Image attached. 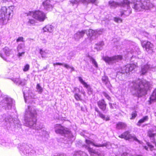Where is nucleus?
Returning <instances> with one entry per match:
<instances>
[{"instance_id": "nucleus-26", "label": "nucleus", "mask_w": 156, "mask_h": 156, "mask_svg": "<svg viewBox=\"0 0 156 156\" xmlns=\"http://www.w3.org/2000/svg\"><path fill=\"white\" fill-rule=\"evenodd\" d=\"M104 45V44L103 41L99 42L95 45L94 48L96 49L97 51H100L102 49L103 46Z\"/></svg>"}, {"instance_id": "nucleus-35", "label": "nucleus", "mask_w": 156, "mask_h": 156, "mask_svg": "<svg viewBox=\"0 0 156 156\" xmlns=\"http://www.w3.org/2000/svg\"><path fill=\"white\" fill-rule=\"evenodd\" d=\"M84 87L87 89V93L89 94L90 95L92 94L93 89L90 85L87 84Z\"/></svg>"}, {"instance_id": "nucleus-24", "label": "nucleus", "mask_w": 156, "mask_h": 156, "mask_svg": "<svg viewBox=\"0 0 156 156\" xmlns=\"http://www.w3.org/2000/svg\"><path fill=\"white\" fill-rule=\"evenodd\" d=\"M54 29V27L51 25H48L43 28V32H48L51 33Z\"/></svg>"}, {"instance_id": "nucleus-8", "label": "nucleus", "mask_w": 156, "mask_h": 156, "mask_svg": "<svg viewBox=\"0 0 156 156\" xmlns=\"http://www.w3.org/2000/svg\"><path fill=\"white\" fill-rule=\"evenodd\" d=\"M8 10H9V9H7L5 7H3L2 8L0 15V24H5L9 20V17L11 12H9Z\"/></svg>"}, {"instance_id": "nucleus-37", "label": "nucleus", "mask_w": 156, "mask_h": 156, "mask_svg": "<svg viewBox=\"0 0 156 156\" xmlns=\"http://www.w3.org/2000/svg\"><path fill=\"white\" fill-rule=\"evenodd\" d=\"M36 88L37 89V92H38V93L41 94L42 92V88L41 87L39 84L38 83L37 84Z\"/></svg>"}, {"instance_id": "nucleus-27", "label": "nucleus", "mask_w": 156, "mask_h": 156, "mask_svg": "<svg viewBox=\"0 0 156 156\" xmlns=\"http://www.w3.org/2000/svg\"><path fill=\"white\" fill-rule=\"evenodd\" d=\"M126 126V125L125 123L120 122L117 124L116 128L118 129H125Z\"/></svg>"}, {"instance_id": "nucleus-62", "label": "nucleus", "mask_w": 156, "mask_h": 156, "mask_svg": "<svg viewBox=\"0 0 156 156\" xmlns=\"http://www.w3.org/2000/svg\"><path fill=\"white\" fill-rule=\"evenodd\" d=\"M2 145H3V146H5V144H2Z\"/></svg>"}, {"instance_id": "nucleus-60", "label": "nucleus", "mask_w": 156, "mask_h": 156, "mask_svg": "<svg viewBox=\"0 0 156 156\" xmlns=\"http://www.w3.org/2000/svg\"><path fill=\"white\" fill-rule=\"evenodd\" d=\"M82 93L84 95V94H85V92L84 91H83V92Z\"/></svg>"}, {"instance_id": "nucleus-54", "label": "nucleus", "mask_w": 156, "mask_h": 156, "mask_svg": "<svg viewBox=\"0 0 156 156\" xmlns=\"http://www.w3.org/2000/svg\"><path fill=\"white\" fill-rule=\"evenodd\" d=\"M54 156H66V154H57Z\"/></svg>"}, {"instance_id": "nucleus-5", "label": "nucleus", "mask_w": 156, "mask_h": 156, "mask_svg": "<svg viewBox=\"0 0 156 156\" xmlns=\"http://www.w3.org/2000/svg\"><path fill=\"white\" fill-rule=\"evenodd\" d=\"M88 33H87L86 30L79 31L74 34V38L76 40L78 41L83 37L85 34L86 33L90 41H91L95 40L98 35L101 34V32L98 30H93L91 29H90L88 30Z\"/></svg>"}, {"instance_id": "nucleus-43", "label": "nucleus", "mask_w": 156, "mask_h": 156, "mask_svg": "<svg viewBox=\"0 0 156 156\" xmlns=\"http://www.w3.org/2000/svg\"><path fill=\"white\" fill-rule=\"evenodd\" d=\"M79 81L80 82V83L82 84L83 85L84 87L86 85L87 83H86L83 80V79H82V78L80 77H79Z\"/></svg>"}, {"instance_id": "nucleus-12", "label": "nucleus", "mask_w": 156, "mask_h": 156, "mask_svg": "<svg viewBox=\"0 0 156 156\" xmlns=\"http://www.w3.org/2000/svg\"><path fill=\"white\" fill-rule=\"evenodd\" d=\"M147 136L150 139V140L154 143L156 148L150 144L149 142L147 143V145L151 151L156 150V143L155 142L156 139V133L152 130H149L147 133Z\"/></svg>"}, {"instance_id": "nucleus-44", "label": "nucleus", "mask_w": 156, "mask_h": 156, "mask_svg": "<svg viewBox=\"0 0 156 156\" xmlns=\"http://www.w3.org/2000/svg\"><path fill=\"white\" fill-rule=\"evenodd\" d=\"M114 20L115 22L117 23H121L122 21V20L119 17L114 18Z\"/></svg>"}, {"instance_id": "nucleus-14", "label": "nucleus", "mask_w": 156, "mask_h": 156, "mask_svg": "<svg viewBox=\"0 0 156 156\" xmlns=\"http://www.w3.org/2000/svg\"><path fill=\"white\" fill-rule=\"evenodd\" d=\"M13 104V100L11 98L6 97L0 102L1 105L5 109H10Z\"/></svg>"}, {"instance_id": "nucleus-31", "label": "nucleus", "mask_w": 156, "mask_h": 156, "mask_svg": "<svg viewBox=\"0 0 156 156\" xmlns=\"http://www.w3.org/2000/svg\"><path fill=\"white\" fill-rule=\"evenodd\" d=\"M74 156H88L85 152L82 151L76 152L74 154Z\"/></svg>"}, {"instance_id": "nucleus-50", "label": "nucleus", "mask_w": 156, "mask_h": 156, "mask_svg": "<svg viewBox=\"0 0 156 156\" xmlns=\"http://www.w3.org/2000/svg\"><path fill=\"white\" fill-rule=\"evenodd\" d=\"M64 63H60L57 62L56 63H54L53 64V65L55 66V65H63Z\"/></svg>"}, {"instance_id": "nucleus-22", "label": "nucleus", "mask_w": 156, "mask_h": 156, "mask_svg": "<svg viewBox=\"0 0 156 156\" xmlns=\"http://www.w3.org/2000/svg\"><path fill=\"white\" fill-rule=\"evenodd\" d=\"M80 3L83 4L85 5H87L89 3H91L97 5L98 3V0H80Z\"/></svg>"}, {"instance_id": "nucleus-34", "label": "nucleus", "mask_w": 156, "mask_h": 156, "mask_svg": "<svg viewBox=\"0 0 156 156\" xmlns=\"http://www.w3.org/2000/svg\"><path fill=\"white\" fill-rule=\"evenodd\" d=\"M88 57L90 60V61L91 62L93 66L96 68H97L98 67V64L95 61L94 59L92 57L88 55Z\"/></svg>"}, {"instance_id": "nucleus-13", "label": "nucleus", "mask_w": 156, "mask_h": 156, "mask_svg": "<svg viewBox=\"0 0 156 156\" xmlns=\"http://www.w3.org/2000/svg\"><path fill=\"white\" fill-rule=\"evenodd\" d=\"M122 57L120 55H115L112 57L103 56L102 59L106 63L110 65H113L121 60Z\"/></svg>"}, {"instance_id": "nucleus-17", "label": "nucleus", "mask_w": 156, "mask_h": 156, "mask_svg": "<svg viewBox=\"0 0 156 156\" xmlns=\"http://www.w3.org/2000/svg\"><path fill=\"white\" fill-rule=\"evenodd\" d=\"M141 44L143 48H145L148 53H152L153 45L150 42L144 41L141 42Z\"/></svg>"}, {"instance_id": "nucleus-21", "label": "nucleus", "mask_w": 156, "mask_h": 156, "mask_svg": "<svg viewBox=\"0 0 156 156\" xmlns=\"http://www.w3.org/2000/svg\"><path fill=\"white\" fill-rule=\"evenodd\" d=\"M11 80L16 85L23 86L25 84V81L23 80H20L19 77L16 78H13Z\"/></svg>"}, {"instance_id": "nucleus-15", "label": "nucleus", "mask_w": 156, "mask_h": 156, "mask_svg": "<svg viewBox=\"0 0 156 156\" xmlns=\"http://www.w3.org/2000/svg\"><path fill=\"white\" fill-rule=\"evenodd\" d=\"M136 67L134 64H127L121 68L119 72L122 74L126 73V75H129L130 72H132Z\"/></svg>"}, {"instance_id": "nucleus-29", "label": "nucleus", "mask_w": 156, "mask_h": 156, "mask_svg": "<svg viewBox=\"0 0 156 156\" xmlns=\"http://www.w3.org/2000/svg\"><path fill=\"white\" fill-rule=\"evenodd\" d=\"M95 111L97 112L99 115V116L103 120H105L106 121L109 120V117H107L106 118L105 117V116L103 114L101 113L100 112L98 108H96L95 109Z\"/></svg>"}, {"instance_id": "nucleus-45", "label": "nucleus", "mask_w": 156, "mask_h": 156, "mask_svg": "<svg viewBox=\"0 0 156 156\" xmlns=\"http://www.w3.org/2000/svg\"><path fill=\"white\" fill-rule=\"evenodd\" d=\"M18 54L17 55V56L20 58V57L22 56L23 55H24L25 53V51H18Z\"/></svg>"}, {"instance_id": "nucleus-1", "label": "nucleus", "mask_w": 156, "mask_h": 156, "mask_svg": "<svg viewBox=\"0 0 156 156\" xmlns=\"http://www.w3.org/2000/svg\"><path fill=\"white\" fill-rule=\"evenodd\" d=\"M37 112L34 107L28 106L26 109L25 115V125L32 129H34L35 131V135L37 139V136H47L48 135V132L46 131L45 128L42 126L39 125V126H36V115Z\"/></svg>"}, {"instance_id": "nucleus-4", "label": "nucleus", "mask_w": 156, "mask_h": 156, "mask_svg": "<svg viewBox=\"0 0 156 156\" xmlns=\"http://www.w3.org/2000/svg\"><path fill=\"white\" fill-rule=\"evenodd\" d=\"M133 3L132 6L136 11H143L152 8L154 5L150 3L149 0H131Z\"/></svg>"}, {"instance_id": "nucleus-20", "label": "nucleus", "mask_w": 156, "mask_h": 156, "mask_svg": "<svg viewBox=\"0 0 156 156\" xmlns=\"http://www.w3.org/2000/svg\"><path fill=\"white\" fill-rule=\"evenodd\" d=\"M98 106L103 111H105L106 109L107 104L103 99L99 100L97 102Z\"/></svg>"}, {"instance_id": "nucleus-47", "label": "nucleus", "mask_w": 156, "mask_h": 156, "mask_svg": "<svg viewBox=\"0 0 156 156\" xmlns=\"http://www.w3.org/2000/svg\"><path fill=\"white\" fill-rule=\"evenodd\" d=\"M136 113L135 112H133L132 114V117L130 118L131 119H132L135 117L136 116Z\"/></svg>"}, {"instance_id": "nucleus-61", "label": "nucleus", "mask_w": 156, "mask_h": 156, "mask_svg": "<svg viewBox=\"0 0 156 156\" xmlns=\"http://www.w3.org/2000/svg\"><path fill=\"white\" fill-rule=\"evenodd\" d=\"M47 68L46 67H44V69H47Z\"/></svg>"}, {"instance_id": "nucleus-40", "label": "nucleus", "mask_w": 156, "mask_h": 156, "mask_svg": "<svg viewBox=\"0 0 156 156\" xmlns=\"http://www.w3.org/2000/svg\"><path fill=\"white\" fill-rule=\"evenodd\" d=\"M35 20L32 19H29L27 23L28 25L31 26V25L35 23Z\"/></svg>"}, {"instance_id": "nucleus-3", "label": "nucleus", "mask_w": 156, "mask_h": 156, "mask_svg": "<svg viewBox=\"0 0 156 156\" xmlns=\"http://www.w3.org/2000/svg\"><path fill=\"white\" fill-rule=\"evenodd\" d=\"M130 86L135 90L139 97H141L147 93V90L149 89L150 84L148 82L145 80L141 81L138 80L133 81Z\"/></svg>"}, {"instance_id": "nucleus-19", "label": "nucleus", "mask_w": 156, "mask_h": 156, "mask_svg": "<svg viewBox=\"0 0 156 156\" xmlns=\"http://www.w3.org/2000/svg\"><path fill=\"white\" fill-rule=\"evenodd\" d=\"M156 68H154L151 67L148 64H146L142 66L140 73L142 74H144L147 73L149 69L152 71H155Z\"/></svg>"}, {"instance_id": "nucleus-41", "label": "nucleus", "mask_w": 156, "mask_h": 156, "mask_svg": "<svg viewBox=\"0 0 156 156\" xmlns=\"http://www.w3.org/2000/svg\"><path fill=\"white\" fill-rule=\"evenodd\" d=\"M102 94L109 101H111V97L109 96L108 93L105 92H103L102 93Z\"/></svg>"}, {"instance_id": "nucleus-53", "label": "nucleus", "mask_w": 156, "mask_h": 156, "mask_svg": "<svg viewBox=\"0 0 156 156\" xmlns=\"http://www.w3.org/2000/svg\"><path fill=\"white\" fill-rule=\"evenodd\" d=\"M42 42L44 43H46L47 42V40L45 39H42Z\"/></svg>"}, {"instance_id": "nucleus-57", "label": "nucleus", "mask_w": 156, "mask_h": 156, "mask_svg": "<svg viewBox=\"0 0 156 156\" xmlns=\"http://www.w3.org/2000/svg\"><path fill=\"white\" fill-rule=\"evenodd\" d=\"M10 0H3V3H6L8 1H9Z\"/></svg>"}, {"instance_id": "nucleus-6", "label": "nucleus", "mask_w": 156, "mask_h": 156, "mask_svg": "<svg viewBox=\"0 0 156 156\" xmlns=\"http://www.w3.org/2000/svg\"><path fill=\"white\" fill-rule=\"evenodd\" d=\"M55 129L56 133L61 134L65 136V140H67L69 144H71L74 140L75 138L70 131L65 129L61 125H55Z\"/></svg>"}, {"instance_id": "nucleus-52", "label": "nucleus", "mask_w": 156, "mask_h": 156, "mask_svg": "<svg viewBox=\"0 0 156 156\" xmlns=\"http://www.w3.org/2000/svg\"><path fill=\"white\" fill-rule=\"evenodd\" d=\"M109 104L110 105V108L112 109H114V107L112 106V103H109Z\"/></svg>"}, {"instance_id": "nucleus-64", "label": "nucleus", "mask_w": 156, "mask_h": 156, "mask_svg": "<svg viewBox=\"0 0 156 156\" xmlns=\"http://www.w3.org/2000/svg\"><path fill=\"white\" fill-rule=\"evenodd\" d=\"M154 37H155V39H156V35H154Z\"/></svg>"}, {"instance_id": "nucleus-51", "label": "nucleus", "mask_w": 156, "mask_h": 156, "mask_svg": "<svg viewBox=\"0 0 156 156\" xmlns=\"http://www.w3.org/2000/svg\"><path fill=\"white\" fill-rule=\"evenodd\" d=\"M64 66L65 68L67 69L70 68L71 67L69 65L66 64H64Z\"/></svg>"}, {"instance_id": "nucleus-32", "label": "nucleus", "mask_w": 156, "mask_h": 156, "mask_svg": "<svg viewBox=\"0 0 156 156\" xmlns=\"http://www.w3.org/2000/svg\"><path fill=\"white\" fill-rule=\"evenodd\" d=\"M148 119V117L147 116H145L143 117V118L140 119L137 125L138 126H140L141 123H143L147 121Z\"/></svg>"}, {"instance_id": "nucleus-36", "label": "nucleus", "mask_w": 156, "mask_h": 156, "mask_svg": "<svg viewBox=\"0 0 156 156\" xmlns=\"http://www.w3.org/2000/svg\"><path fill=\"white\" fill-rule=\"evenodd\" d=\"M24 45L23 44H21L19 45L17 48V51H24L23 48Z\"/></svg>"}, {"instance_id": "nucleus-33", "label": "nucleus", "mask_w": 156, "mask_h": 156, "mask_svg": "<svg viewBox=\"0 0 156 156\" xmlns=\"http://www.w3.org/2000/svg\"><path fill=\"white\" fill-rule=\"evenodd\" d=\"M128 52H129V53L130 52L131 54H132V53H133V55L132 56V57L134 56L136 58H140L141 57H138V56H136V54L140 55L141 54V51H140L139 49H138L137 51L136 50L135 51H134L133 52L132 51H128Z\"/></svg>"}, {"instance_id": "nucleus-2", "label": "nucleus", "mask_w": 156, "mask_h": 156, "mask_svg": "<svg viewBox=\"0 0 156 156\" xmlns=\"http://www.w3.org/2000/svg\"><path fill=\"white\" fill-rule=\"evenodd\" d=\"M130 2L128 0H122L120 2L110 1L108 2V6L112 9H115L118 6H121L122 8L120 11L119 16L123 17L129 16L132 12V9L129 5Z\"/></svg>"}, {"instance_id": "nucleus-23", "label": "nucleus", "mask_w": 156, "mask_h": 156, "mask_svg": "<svg viewBox=\"0 0 156 156\" xmlns=\"http://www.w3.org/2000/svg\"><path fill=\"white\" fill-rule=\"evenodd\" d=\"M40 53L42 57L43 58L49 57L51 54L50 51L48 50H45L43 51L41 49Z\"/></svg>"}, {"instance_id": "nucleus-7", "label": "nucleus", "mask_w": 156, "mask_h": 156, "mask_svg": "<svg viewBox=\"0 0 156 156\" xmlns=\"http://www.w3.org/2000/svg\"><path fill=\"white\" fill-rule=\"evenodd\" d=\"M86 142L87 145H84L83 147L87 150L91 155H97L98 156H104L102 152H98L96 151L95 150L89 147L90 144H92L94 146L97 147H104L106 146V144H97L94 143L92 141L87 140H86Z\"/></svg>"}, {"instance_id": "nucleus-63", "label": "nucleus", "mask_w": 156, "mask_h": 156, "mask_svg": "<svg viewBox=\"0 0 156 156\" xmlns=\"http://www.w3.org/2000/svg\"><path fill=\"white\" fill-rule=\"evenodd\" d=\"M11 8H12V9H13V6H11L10 7Z\"/></svg>"}, {"instance_id": "nucleus-16", "label": "nucleus", "mask_w": 156, "mask_h": 156, "mask_svg": "<svg viewBox=\"0 0 156 156\" xmlns=\"http://www.w3.org/2000/svg\"><path fill=\"white\" fill-rule=\"evenodd\" d=\"M119 137L121 138H124L126 140H129L133 138L140 144H141L142 142V141L138 140L134 135L130 134L129 132L128 131L124 132L122 134L119 136Z\"/></svg>"}, {"instance_id": "nucleus-48", "label": "nucleus", "mask_w": 156, "mask_h": 156, "mask_svg": "<svg viewBox=\"0 0 156 156\" xmlns=\"http://www.w3.org/2000/svg\"><path fill=\"white\" fill-rule=\"evenodd\" d=\"M0 56L4 60L7 61V58H6L5 56L4 55H2V54H0Z\"/></svg>"}, {"instance_id": "nucleus-56", "label": "nucleus", "mask_w": 156, "mask_h": 156, "mask_svg": "<svg viewBox=\"0 0 156 156\" xmlns=\"http://www.w3.org/2000/svg\"><path fill=\"white\" fill-rule=\"evenodd\" d=\"M70 68L71 69V72L74 70V69L73 67H71Z\"/></svg>"}, {"instance_id": "nucleus-49", "label": "nucleus", "mask_w": 156, "mask_h": 156, "mask_svg": "<svg viewBox=\"0 0 156 156\" xmlns=\"http://www.w3.org/2000/svg\"><path fill=\"white\" fill-rule=\"evenodd\" d=\"M23 38L22 37H19L16 40L17 42L22 41H23Z\"/></svg>"}, {"instance_id": "nucleus-28", "label": "nucleus", "mask_w": 156, "mask_h": 156, "mask_svg": "<svg viewBox=\"0 0 156 156\" xmlns=\"http://www.w3.org/2000/svg\"><path fill=\"white\" fill-rule=\"evenodd\" d=\"M3 51L6 57L9 56L12 53L11 50L7 47L4 48L3 49Z\"/></svg>"}, {"instance_id": "nucleus-38", "label": "nucleus", "mask_w": 156, "mask_h": 156, "mask_svg": "<svg viewBox=\"0 0 156 156\" xmlns=\"http://www.w3.org/2000/svg\"><path fill=\"white\" fill-rule=\"evenodd\" d=\"M71 3L73 5H76L77 6L80 2V0H72L70 1Z\"/></svg>"}, {"instance_id": "nucleus-30", "label": "nucleus", "mask_w": 156, "mask_h": 156, "mask_svg": "<svg viewBox=\"0 0 156 156\" xmlns=\"http://www.w3.org/2000/svg\"><path fill=\"white\" fill-rule=\"evenodd\" d=\"M156 101V89L153 91L152 94L150 97V103Z\"/></svg>"}, {"instance_id": "nucleus-10", "label": "nucleus", "mask_w": 156, "mask_h": 156, "mask_svg": "<svg viewBox=\"0 0 156 156\" xmlns=\"http://www.w3.org/2000/svg\"><path fill=\"white\" fill-rule=\"evenodd\" d=\"M19 149L21 154L27 156L34 154L36 152L34 149L30 148L25 144H22L19 147Z\"/></svg>"}, {"instance_id": "nucleus-9", "label": "nucleus", "mask_w": 156, "mask_h": 156, "mask_svg": "<svg viewBox=\"0 0 156 156\" xmlns=\"http://www.w3.org/2000/svg\"><path fill=\"white\" fill-rule=\"evenodd\" d=\"M5 124L7 128L11 127L17 126L20 127L21 126L20 122L19 120L14 119L11 115H8L5 117Z\"/></svg>"}, {"instance_id": "nucleus-18", "label": "nucleus", "mask_w": 156, "mask_h": 156, "mask_svg": "<svg viewBox=\"0 0 156 156\" xmlns=\"http://www.w3.org/2000/svg\"><path fill=\"white\" fill-rule=\"evenodd\" d=\"M45 10L47 11H51L53 7L51 2L50 0H46L42 3Z\"/></svg>"}, {"instance_id": "nucleus-39", "label": "nucleus", "mask_w": 156, "mask_h": 156, "mask_svg": "<svg viewBox=\"0 0 156 156\" xmlns=\"http://www.w3.org/2000/svg\"><path fill=\"white\" fill-rule=\"evenodd\" d=\"M121 156H143L141 155L140 154H135L134 155H133L130 154H128L126 153H124Z\"/></svg>"}, {"instance_id": "nucleus-59", "label": "nucleus", "mask_w": 156, "mask_h": 156, "mask_svg": "<svg viewBox=\"0 0 156 156\" xmlns=\"http://www.w3.org/2000/svg\"><path fill=\"white\" fill-rule=\"evenodd\" d=\"M74 90H76L77 89H78V90H79V89L78 88H76V87H75V88H74Z\"/></svg>"}, {"instance_id": "nucleus-58", "label": "nucleus", "mask_w": 156, "mask_h": 156, "mask_svg": "<svg viewBox=\"0 0 156 156\" xmlns=\"http://www.w3.org/2000/svg\"><path fill=\"white\" fill-rule=\"evenodd\" d=\"M144 148L147 150H148V148L147 146H145L144 147Z\"/></svg>"}, {"instance_id": "nucleus-55", "label": "nucleus", "mask_w": 156, "mask_h": 156, "mask_svg": "<svg viewBox=\"0 0 156 156\" xmlns=\"http://www.w3.org/2000/svg\"><path fill=\"white\" fill-rule=\"evenodd\" d=\"M23 95H24V98L25 99V101L26 102L27 101V98H26L24 92H23Z\"/></svg>"}, {"instance_id": "nucleus-11", "label": "nucleus", "mask_w": 156, "mask_h": 156, "mask_svg": "<svg viewBox=\"0 0 156 156\" xmlns=\"http://www.w3.org/2000/svg\"><path fill=\"white\" fill-rule=\"evenodd\" d=\"M27 14V16H32L34 18L40 22L43 21L46 18L45 14L43 12L39 10L29 12Z\"/></svg>"}, {"instance_id": "nucleus-42", "label": "nucleus", "mask_w": 156, "mask_h": 156, "mask_svg": "<svg viewBox=\"0 0 156 156\" xmlns=\"http://www.w3.org/2000/svg\"><path fill=\"white\" fill-rule=\"evenodd\" d=\"M74 97L76 100L78 101L81 100V96L77 93L75 94Z\"/></svg>"}, {"instance_id": "nucleus-46", "label": "nucleus", "mask_w": 156, "mask_h": 156, "mask_svg": "<svg viewBox=\"0 0 156 156\" xmlns=\"http://www.w3.org/2000/svg\"><path fill=\"white\" fill-rule=\"evenodd\" d=\"M29 67H30L29 65L28 64H27L24 66V68L23 69V71L24 72H26V71H27L29 69Z\"/></svg>"}, {"instance_id": "nucleus-25", "label": "nucleus", "mask_w": 156, "mask_h": 156, "mask_svg": "<svg viewBox=\"0 0 156 156\" xmlns=\"http://www.w3.org/2000/svg\"><path fill=\"white\" fill-rule=\"evenodd\" d=\"M101 80L103 83L107 87H109L110 86L108 77L107 76H105L102 77Z\"/></svg>"}]
</instances>
